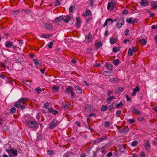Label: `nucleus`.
I'll list each match as a JSON object with an SVG mask.
<instances>
[{"label": "nucleus", "instance_id": "1", "mask_svg": "<svg viewBox=\"0 0 157 157\" xmlns=\"http://www.w3.org/2000/svg\"><path fill=\"white\" fill-rule=\"evenodd\" d=\"M27 99L26 98H22L20 99L14 105V106L17 108L20 107L21 109L23 110L26 106Z\"/></svg>", "mask_w": 157, "mask_h": 157}, {"label": "nucleus", "instance_id": "2", "mask_svg": "<svg viewBox=\"0 0 157 157\" xmlns=\"http://www.w3.org/2000/svg\"><path fill=\"white\" fill-rule=\"evenodd\" d=\"M27 125L29 128L37 129L38 127V123L33 121H29L26 123Z\"/></svg>", "mask_w": 157, "mask_h": 157}, {"label": "nucleus", "instance_id": "3", "mask_svg": "<svg viewBox=\"0 0 157 157\" xmlns=\"http://www.w3.org/2000/svg\"><path fill=\"white\" fill-rule=\"evenodd\" d=\"M59 124L58 121L56 119H54L50 124L49 128L53 129Z\"/></svg>", "mask_w": 157, "mask_h": 157}, {"label": "nucleus", "instance_id": "4", "mask_svg": "<svg viewBox=\"0 0 157 157\" xmlns=\"http://www.w3.org/2000/svg\"><path fill=\"white\" fill-rule=\"evenodd\" d=\"M115 4V1L114 0H112L110 2H108L107 6V10H113Z\"/></svg>", "mask_w": 157, "mask_h": 157}, {"label": "nucleus", "instance_id": "5", "mask_svg": "<svg viewBox=\"0 0 157 157\" xmlns=\"http://www.w3.org/2000/svg\"><path fill=\"white\" fill-rule=\"evenodd\" d=\"M124 23V20L122 17L120 18L118 20L116 24V26L118 28H121Z\"/></svg>", "mask_w": 157, "mask_h": 157}, {"label": "nucleus", "instance_id": "6", "mask_svg": "<svg viewBox=\"0 0 157 157\" xmlns=\"http://www.w3.org/2000/svg\"><path fill=\"white\" fill-rule=\"evenodd\" d=\"M144 145L145 147V150L147 151H149L151 149V146L150 144L149 141L146 140L144 141Z\"/></svg>", "mask_w": 157, "mask_h": 157}, {"label": "nucleus", "instance_id": "7", "mask_svg": "<svg viewBox=\"0 0 157 157\" xmlns=\"http://www.w3.org/2000/svg\"><path fill=\"white\" fill-rule=\"evenodd\" d=\"M85 40L88 43H91L93 41L92 36L90 32L88 33L85 36Z\"/></svg>", "mask_w": 157, "mask_h": 157}, {"label": "nucleus", "instance_id": "8", "mask_svg": "<svg viewBox=\"0 0 157 157\" xmlns=\"http://www.w3.org/2000/svg\"><path fill=\"white\" fill-rule=\"evenodd\" d=\"M126 21L129 24H134L137 22V20L136 19H133L132 18H127Z\"/></svg>", "mask_w": 157, "mask_h": 157}, {"label": "nucleus", "instance_id": "9", "mask_svg": "<svg viewBox=\"0 0 157 157\" xmlns=\"http://www.w3.org/2000/svg\"><path fill=\"white\" fill-rule=\"evenodd\" d=\"M119 81V79L117 77L111 78L109 79V81L111 83H118Z\"/></svg>", "mask_w": 157, "mask_h": 157}, {"label": "nucleus", "instance_id": "10", "mask_svg": "<svg viewBox=\"0 0 157 157\" xmlns=\"http://www.w3.org/2000/svg\"><path fill=\"white\" fill-rule=\"evenodd\" d=\"M149 4V2L147 0H141L140 2L141 5L144 6H147Z\"/></svg>", "mask_w": 157, "mask_h": 157}, {"label": "nucleus", "instance_id": "11", "mask_svg": "<svg viewBox=\"0 0 157 157\" xmlns=\"http://www.w3.org/2000/svg\"><path fill=\"white\" fill-rule=\"evenodd\" d=\"M124 90V88L123 87H118L116 88L114 90V91L116 94H119L122 92Z\"/></svg>", "mask_w": 157, "mask_h": 157}, {"label": "nucleus", "instance_id": "12", "mask_svg": "<svg viewBox=\"0 0 157 157\" xmlns=\"http://www.w3.org/2000/svg\"><path fill=\"white\" fill-rule=\"evenodd\" d=\"M76 26L77 27L79 28L81 24V21L80 18L79 17H76Z\"/></svg>", "mask_w": 157, "mask_h": 157}, {"label": "nucleus", "instance_id": "13", "mask_svg": "<svg viewBox=\"0 0 157 157\" xmlns=\"http://www.w3.org/2000/svg\"><path fill=\"white\" fill-rule=\"evenodd\" d=\"M48 112H50L52 113V114L55 115L57 114L58 113V111L53 109L52 108H49L48 109Z\"/></svg>", "mask_w": 157, "mask_h": 157}, {"label": "nucleus", "instance_id": "14", "mask_svg": "<svg viewBox=\"0 0 157 157\" xmlns=\"http://www.w3.org/2000/svg\"><path fill=\"white\" fill-rule=\"evenodd\" d=\"M44 25L45 27L48 30H51L53 29L52 25L51 24L46 23Z\"/></svg>", "mask_w": 157, "mask_h": 157}, {"label": "nucleus", "instance_id": "15", "mask_svg": "<svg viewBox=\"0 0 157 157\" xmlns=\"http://www.w3.org/2000/svg\"><path fill=\"white\" fill-rule=\"evenodd\" d=\"M106 67V68L110 71H113V66L110 64L108 63H106L105 64Z\"/></svg>", "mask_w": 157, "mask_h": 157}, {"label": "nucleus", "instance_id": "16", "mask_svg": "<svg viewBox=\"0 0 157 157\" xmlns=\"http://www.w3.org/2000/svg\"><path fill=\"white\" fill-rule=\"evenodd\" d=\"M34 63L36 66V67L38 68L41 66V64L40 63L38 60L36 59H34L33 60Z\"/></svg>", "mask_w": 157, "mask_h": 157}, {"label": "nucleus", "instance_id": "17", "mask_svg": "<svg viewBox=\"0 0 157 157\" xmlns=\"http://www.w3.org/2000/svg\"><path fill=\"white\" fill-rule=\"evenodd\" d=\"M110 21H111V24H112L113 23V20L112 19L110 18H107L105 22L103 27H104L106 26L107 25L108 22H109Z\"/></svg>", "mask_w": 157, "mask_h": 157}, {"label": "nucleus", "instance_id": "18", "mask_svg": "<svg viewBox=\"0 0 157 157\" xmlns=\"http://www.w3.org/2000/svg\"><path fill=\"white\" fill-rule=\"evenodd\" d=\"M64 17L63 16H61L56 18L54 21V22L57 23L60 21H61L63 20Z\"/></svg>", "mask_w": 157, "mask_h": 157}, {"label": "nucleus", "instance_id": "19", "mask_svg": "<svg viewBox=\"0 0 157 157\" xmlns=\"http://www.w3.org/2000/svg\"><path fill=\"white\" fill-rule=\"evenodd\" d=\"M72 91H73V88L71 86H69L66 89L65 92L66 93H71Z\"/></svg>", "mask_w": 157, "mask_h": 157}, {"label": "nucleus", "instance_id": "20", "mask_svg": "<svg viewBox=\"0 0 157 157\" xmlns=\"http://www.w3.org/2000/svg\"><path fill=\"white\" fill-rule=\"evenodd\" d=\"M51 90L52 92L55 93L58 92L59 90V87L56 86H53L51 88Z\"/></svg>", "mask_w": 157, "mask_h": 157}, {"label": "nucleus", "instance_id": "21", "mask_svg": "<svg viewBox=\"0 0 157 157\" xmlns=\"http://www.w3.org/2000/svg\"><path fill=\"white\" fill-rule=\"evenodd\" d=\"M75 87L78 94H81L82 93V90L80 87L75 85Z\"/></svg>", "mask_w": 157, "mask_h": 157}, {"label": "nucleus", "instance_id": "22", "mask_svg": "<svg viewBox=\"0 0 157 157\" xmlns=\"http://www.w3.org/2000/svg\"><path fill=\"white\" fill-rule=\"evenodd\" d=\"M91 11L90 10L88 9H86V11L82 15L86 17L87 16L91 15Z\"/></svg>", "mask_w": 157, "mask_h": 157}, {"label": "nucleus", "instance_id": "23", "mask_svg": "<svg viewBox=\"0 0 157 157\" xmlns=\"http://www.w3.org/2000/svg\"><path fill=\"white\" fill-rule=\"evenodd\" d=\"M116 98V97L115 96L113 95L109 96L106 99V102L108 103H109L110 102V101L113 100V99H115Z\"/></svg>", "mask_w": 157, "mask_h": 157}, {"label": "nucleus", "instance_id": "24", "mask_svg": "<svg viewBox=\"0 0 157 157\" xmlns=\"http://www.w3.org/2000/svg\"><path fill=\"white\" fill-rule=\"evenodd\" d=\"M109 40L110 43L112 44H113L116 42L117 39L115 38L111 37L110 38Z\"/></svg>", "mask_w": 157, "mask_h": 157}, {"label": "nucleus", "instance_id": "25", "mask_svg": "<svg viewBox=\"0 0 157 157\" xmlns=\"http://www.w3.org/2000/svg\"><path fill=\"white\" fill-rule=\"evenodd\" d=\"M52 36V34H42L40 35V36L43 38H47L51 37Z\"/></svg>", "mask_w": 157, "mask_h": 157}, {"label": "nucleus", "instance_id": "26", "mask_svg": "<svg viewBox=\"0 0 157 157\" xmlns=\"http://www.w3.org/2000/svg\"><path fill=\"white\" fill-rule=\"evenodd\" d=\"M112 71H104L103 72V75L106 76H109L111 75L112 74Z\"/></svg>", "mask_w": 157, "mask_h": 157}, {"label": "nucleus", "instance_id": "27", "mask_svg": "<svg viewBox=\"0 0 157 157\" xmlns=\"http://www.w3.org/2000/svg\"><path fill=\"white\" fill-rule=\"evenodd\" d=\"M13 44V43L12 42L7 41L5 43V46L7 48H10L11 47Z\"/></svg>", "mask_w": 157, "mask_h": 157}, {"label": "nucleus", "instance_id": "28", "mask_svg": "<svg viewBox=\"0 0 157 157\" xmlns=\"http://www.w3.org/2000/svg\"><path fill=\"white\" fill-rule=\"evenodd\" d=\"M102 44L101 41L96 43L95 44V46L96 49H98L100 47L102 46Z\"/></svg>", "mask_w": 157, "mask_h": 157}, {"label": "nucleus", "instance_id": "29", "mask_svg": "<svg viewBox=\"0 0 157 157\" xmlns=\"http://www.w3.org/2000/svg\"><path fill=\"white\" fill-rule=\"evenodd\" d=\"M10 152L15 156H17V150H14L11 149L10 150Z\"/></svg>", "mask_w": 157, "mask_h": 157}, {"label": "nucleus", "instance_id": "30", "mask_svg": "<svg viewBox=\"0 0 157 157\" xmlns=\"http://www.w3.org/2000/svg\"><path fill=\"white\" fill-rule=\"evenodd\" d=\"M129 130V128L126 127L121 130V132L124 133L127 132Z\"/></svg>", "mask_w": 157, "mask_h": 157}, {"label": "nucleus", "instance_id": "31", "mask_svg": "<svg viewBox=\"0 0 157 157\" xmlns=\"http://www.w3.org/2000/svg\"><path fill=\"white\" fill-rule=\"evenodd\" d=\"M119 150L121 152H123L125 150V147L123 146H120L119 147Z\"/></svg>", "mask_w": 157, "mask_h": 157}, {"label": "nucleus", "instance_id": "32", "mask_svg": "<svg viewBox=\"0 0 157 157\" xmlns=\"http://www.w3.org/2000/svg\"><path fill=\"white\" fill-rule=\"evenodd\" d=\"M108 109L107 106L106 105H103L101 108V110L102 111H105Z\"/></svg>", "mask_w": 157, "mask_h": 157}, {"label": "nucleus", "instance_id": "33", "mask_svg": "<svg viewBox=\"0 0 157 157\" xmlns=\"http://www.w3.org/2000/svg\"><path fill=\"white\" fill-rule=\"evenodd\" d=\"M119 61L118 59H116L113 61V63L116 66H117L119 63Z\"/></svg>", "mask_w": 157, "mask_h": 157}, {"label": "nucleus", "instance_id": "34", "mask_svg": "<svg viewBox=\"0 0 157 157\" xmlns=\"http://www.w3.org/2000/svg\"><path fill=\"white\" fill-rule=\"evenodd\" d=\"M146 42L147 41L144 38L140 40V43L142 44L145 45L146 44Z\"/></svg>", "mask_w": 157, "mask_h": 157}, {"label": "nucleus", "instance_id": "35", "mask_svg": "<svg viewBox=\"0 0 157 157\" xmlns=\"http://www.w3.org/2000/svg\"><path fill=\"white\" fill-rule=\"evenodd\" d=\"M123 105V103L122 102H120L115 107L117 108H121Z\"/></svg>", "mask_w": 157, "mask_h": 157}, {"label": "nucleus", "instance_id": "36", "mask_svg": "<svg viewBox=\"0 0 157 157\" xmlns=\"http://www.w3.org/2000/svg\"><path fill=\"white\" fill-rule=\"evenodd\" d=\"M128 54L130 56H132L133 55V51L130 48H129L128 50Z\"/></svg>", "mask_w": 157, "mask_h": 157}, {"label": "nucleus", "instance_id": "37", "mask_svg": "<svg viewBox=\"0 0 157 157\" xmlns=\"http://www.w3.org/2000/svg\"><path fill=\"white\" fill-rule=\"evenodd\" d=\"M16 109L15 108L13 107L10 110V112L11 114H13L15 113Z\"/></svg>", "mask_w": 157, "mask_h": 157}, {"label": "nucleus", "instance_id": "38", "mask_svg": "<svg viewBox=\"0 0 157 157\" xmlns=\"http://www.w3.org/2000/svg\"><path fill=\"white\" fill-rule=\"evenodd\" d=\"M114 104V102H113L108 107V109L109 110H111L113 109L114 108L113 106Z\"/></svg>", "mask_w": 157, "mask_h": 157}, {"label": "nucleus", "instance_id": "39", "mask_svg": "<svg viewBox=\"0 0 157 157\" xmlns=\"http://www.w3.org/2000/svg\"><path fill=\"white\" fill-rule=\"evenodd\" d=\"M35 90L38 94L40 93L42 91L41 88L40 87H38L35 89Z\"/></svg>", "mask_w": 157, "mask_h": 157}, {"label": "nucleus", "instance_id": "40", "mask_svg": "<svg viewBox=\"0 0 157 157\" xmlns=\"http://www.w3.org/2000/svg\"><path fill=\"white\" fill-rule=\"evenodd\" d=\"M120 49L116 47H115L113 48V51L115 53L117 52Z\"/></svg>", "mask_w": 157, "mask_h": 157}, {"label": "nucleus", "instance_id": "41", "mask_svg": "<svg viewBox=\"0 0 157 157\" xmlns=\"http://www.w3.org/2000/svg\"><path fill=\"white\" fill-rule=\"evenodd\" d=\"M70 19V17L69 16H67L66 17L65 19H64V21L66 23H68Z\"/></svg>", "mask_w": 157, "mask_h": 157}, {"label": "nucleus", "instance_id": "42", "mask_svg": "<svg viewBox=\"0 0 157 157\" xmlns=\"http://www.w3.org/2000/svg\"><path fill=\"white\" fill-rule=\"evenodd\" d=\"M132 110L134 112L137 113V114L140 115L141 114V113L140 111L137 110L136 108H134L132 109Z\"/></svg>", "mask_w": 157, "mask_h": 157}, {"label": "nucleus", "instance_id": "43", "mask_svg": "<svg viewBox=\"0 0 157 157\" xmlns=\"http://www.w3.org/2000/svg\"><path fill=\"white\" fill-rule=\"evenodd\" d=\"M138 143L137 141L136 140L132 142L131 144V145L133 147H135L136 146Z\"/></svg>", "mask_w": 157, "mask_h": 157}, {"label": "nucleus", "instance_id": "44", "mask_svg": "<svg viewBox=\"0 0 157 157\" xmlns=\"http://www.w3.org/2000/svg\"><path fill=\"white\" fill-rule=\"evenodd\" d=\"M140 91V88L138 86H137L136 87L133 89V91L135 92H139Z\"/></svg>", "mask_w": 157, "mask_h": 157}, {"label": "nucleus", "instance_id": "45", "mask_svg": "<svg viewBox=\"0 0 157 157\" xmlns=\"http://www.w3.org/2000/svg\"><path fill=\"white\" fill-rule=\"evenodd\" d=\"M75 7L73 6H71L69 9V11L70 13L73 12V10L75 9Z\"/></svg>", "mask_w": 157, "mask_h": 157}, {"label": "nucleus", "instance_id": "46", "mask_svg": "<svg viewBox=\"0 0 157 157\" xmlns=\"http://www.w3.org/2000/svg\"><path fill=\"white\" fill-rule=\"evenodd\" d=\"M113 90H109L107 93V94L108 96H110V95H111V94H113Z\"/></svg>", "mask_w": 157, "mask_h": 157}, {"label": "nucleus", "instance_id": "47", "mask_svg": "<svg viewBox=\"0 0 157 157\" xmlns=\"http://www.w3.org/2000/svg\"><path fill=\"white\" fill-rule=\"evenodd\" d=\"M47 152L49 155H51L53 154V151H50L49 150H47Z\"/></svg>", "mask_w": 157, "mask_h": 157}, {"label": "nucleus", "instance_id": "48", "mask_svg": "<svg viewBox=\"0 0 157 157\" xmlns=\"http://www.w3.org/2000/svg\"><path fill=\"white\" fill-rule=\"evenodd\" d=\"M24 12L26 14H29L31 12L29 10H24Z\"/></svg>", "mask_w": 157, "mask_h": 157}, {"label": "nucleus", "instance_id": "49", "mask_svg": "<svg viewBox=\"0 0 157 157\" xmlns=\"http://www.w3.org/2000/svg\"><path fill=\"white\" fill-rule=\"evenodd\" d=\"M128 10L126 9L124 10L122 12L123 14H128Z\"/></svg>", "mask_w": 157, "mask_h": 157}, {"label": "nucleus", "instance_id": "50", "mask_svg": "<svg viewBox=\"0 0 157 157\" xmlns=\"http://www.w3.org/2000/svg\"><path fill=\"white\" fill-rule=\"evenodd\" d=\"M53 43L52 42H50L49 44H48V47L49 48H51L52 47V45H53Z\"/></svg>", "mask_w": 157, "mask_h": 157}, {"label": "nucleus", "instance_id": "51", "mask_svg": "<svg viewBox=\"0 0 157 157\" xmlns=\"http://www.w3.org/2000/svg\"><path fill=\"white\" fill-rule=\"evenodd\" d=\"M49 106V104L48 103H46L44 105V107L45 108H48Z\"/></svg>", "mask_w": 157, "mask_h": 157}, {"label": "nucleus", "instance_id": "52", "mask_svg": "<svg viewBox=\"0 0 157 157\" xmlns=\"http://www.w3.org/2000/svg\"><path fill=\"white\" fill-rule=\"evenodd\" d=\"M121 111L120 110H118L116 112V115L117 117H119V115L121 114Z\"/></svg>", "mask_w": 157, "mask_h": 157}, {"label": "nucleus", "instance_id": "53", "mask_svg": "<svg viewBox=\"0 0 157 157\" xmlns=\"http://www.w3.org/2000/svg\"><path fill=\"white\" fill-rule=\"evenodd\" d=\"M128 121L131 123H133L135 122V120L134 119H129L128 120Z\"/></svg>", "mask_w": 157, "mask_h": 157}, {"label": "nucleus", "instance_id": "54", "mask_svg": "<svg viewBox=\"0 0 157 157\" xmlns=\"http://www.w3.org/2000/svg\"><path fill=\"white\" fill-rule=\"evenodd\" d=\"M105 125L106 127H108L109 125V123L108 121H105Z\"/></svg>", "mask_w": 157, "mask_h": 157}, {"label": "nucleus", "instance_id": "55", "mask_svg": "<svg viewBox=\"0 0 157 157\" xmlns=\"http://www.w3.org/2000/svg\"><path fill=\"white\" fill-rule=\"evenodd\" d=\"M140 156L141 157H145V155L144 153L142 151L141 152Z\"/></svg>", "mask_w": 157, "mask_h": 157}, {"label": "nucleus", "instance_id": "56", "mask_svg": "<svg viewBox=\"0 0 157 157\" xmlns=\"http://www.w3.org/2000/svg\"><path fill=\"white\" fill-rule=\"evenodd\" d=\"M71 97L73 98L75 97V93L73 92V91H72L71 93Z\"/></svg>", "mask_w": 157, "mask_h": 157}, {"label": "nucleus", "instance_id": "57", "mask_svg": "<svg viewBox=\"0 0 157 157\" xmlns=\"http://www.w3.org/2000/svg\"><path fill=\"white\" fill-rule=\"evenodd\" d=\"M18 44H19V45L20 46H21V45H22V44H23V42L22 41V40H19L18 41Z\"/></svg>", "mask_w": 157, "mask_h": 157}, {"label": "nucleus", "instance_id": "58", "mask_svg": "<svg viewBox=\"0 0 157 157\" xmlns=\"http://www.w3.org/2000/svg\"><path fill=\"white\" fill-rule=\"evenodd\" d=\"M100 66V64L99 63H97L94 65V66L95 67H98Z\"/></svg>", "mask_w": 157, "mask_h": 157}, {"label": "nucleus", "instance_id": "59", "mask_svg": "<svg viewBox=\"0 0 157 157\" xmlns=\"http://www.w3.org/2000/svg\"><path fill=\"white\" fill-rule=\"evenodd\" d=\"M112 152H109L107 155V156L108 157H110L112 156Z\"/></svg>", "mask_w": 157, "mask_h": 157}, {"label": "nucleus", "instance_id": "60", "mask_svg": "<svg viewBox=\"0 0 157 157\" xmlns=\"http://www.w3.org/2000/svg\"><path fill=\"white\" fill-rule=\"evenodd\" d=\"M55 4L56 6H59L60 5V3L59 1H56L55 2Z\"/></svg>", "mask_w": 157, "mask_h": 157}, {"label": "nucleus", "instance_id": "61", "mask_svg": "<svg viewBox=\"0 0 157 157\" xmlns=\"http://www.w3.org/2000/svg\"><path fill=\"white\" fill-rule=\"evenodd\" d=\"M69 108V106L68 105H64L63 106V108L65 110Z\"/></svg>", "mask_w": 157, "mask_h": 157}, {"label": "nucleus", "instance_id": "62", "mask_svg": "<svg viewBox=\"0 0 157 157\" xmlns=\"http://www.w3.org/2000/svg\"><path fill=\"white\" fill-rule=\"evenodd\" d=\"M129 32V30L128 29L126 30L125 31V35L126 36H127L128 35V33Z\"/></svg>", "mask_w": 157, "mask_h": 157}, {"label": "nucleus", "instance_id": "63", "mask_svg": "<svg viewBox=\"0 0 157 157\" xmlns=\"http://www.w3.org/2000/svg\"><path fill=\"white\" fill-rule=\"evenodd\" d=\"M100 142V140L99 139H97L94 141V143L95 144H97V143H99Z\"/></svg>", "mask_w": 157, "mask_h": 157}, {"label": "nucleus", "instance_id": "64", "mask_svg": "<svg viewBox=\"0 0 157 157\" xmlns=\"http://www.w3.org/2000/svg\"><path fill=\"white\" fill-rule=\"evenodd\" d=\"M101 151L102 152H105L107 151V150H105L104 147H103L101 149Z\"/></svg>", "mask_w": 157, "mask_h": 157}]
</instances>
